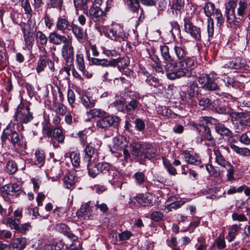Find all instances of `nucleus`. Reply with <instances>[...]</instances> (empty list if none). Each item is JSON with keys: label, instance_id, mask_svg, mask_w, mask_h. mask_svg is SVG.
I'll list each match as a JSON object with an SVG mask.
<instances>
[{"label": "nucleus", "instance_id": "b1692460", "mask_svg": "<svg viewBox=\"0 0 250 250\" xmlns=\"http://www.w3.org/2000/svg\"><path fill=\"white\" fill-rule=\"evenodd\" d=\"M129 64V59L127 57H123L111 60V66L117 65L120 71L122 69H124Z\"/></svg>", "mask_w": 250, "mask_h": 250}, {"label": "nucleus", "instance_id": "cd10ccee", "mask_svg": "<svg viewBox=\"0 0 250 250\" xmlns=\"http://www.w3.org/2000/svg\"><path fill=\"white\" fill-rule=\"evenodd\" d=\"M183 155L185 161L188 164L199 165L201 163V159L198 156L196 155H192L188 151H184Z\"/></svg>", "mask_w": 250, "mask_h": 250}, {"label": "nucleus", "instance_id": "79ce46f5", "mask_svg": "<svg viewBox=\"0 0 250 250\" xmlns=\"http://www.w3.org/2000/svg\"><path fill=\"white\" fill-rule=\"evenodd\" d=\"M49 60L44 56H40L39 60L37 63L36 70L38 73L43 71L46 66V63L49 64Z\"/></svg>", "mask_w": 250, "mask_h": 250}, {"label": "nucleus", "instance_id": "f257e3e1", "mask_svg": "<svg viewBox=\"0 0 250 250\" xmlns=\"http://www.w3.org/2000/svg\"><path fill=\"white\" fill-rule=\"evenodd\" d=\"M160 49L163 59L165 61V69L167 78L171 80L179 79L186 76L188 69L194 64V59L188 58L183 61L176 62L170 55L168 47L161 45Z\"/></svg>", "mask_w": 250, "mask_h": 250}, {"label": "nucleus", "instance_id": "69168bd1", "mask_svg": "<svg viewBox=\"0 0 250 250\" xmlns=\"http://www.w3.org/2000/svg\"><path fill=\"white\" fill-rule=\"evenodd\" d=\"M226 168L227 174V176L228 180H231L234 179L233 174L234 173V167L229 162L228 164H226L225 166L223 167Z\"/></svg>", "mask_w": 250, "mask_h": 250}, {"label": "nucleus", "instance_id": "9b49d317", "mask_svg": "<svg viewBox=\"0 0 250 250\" xmlns=\"http://www.w3.org/2000/svg\"><path fill=\"white\" fill-rule=\"evenodd\" d=\"M71 39L69 36L58 33L56 31H53L49 33L48 40L50 43L54 45H61L64 44Z\"/></svg>", "mask_w": 250, "mask_h": 250}, {"label": "nucleus", "instance_id": "423d86ee", "mask_svg": "<svg viewBox=\"0 0 250 250\" xmlns=\"http://www.w3.org/2000/svg\"><path fill=\"white\" fill-rule=\"evenodd\" d=\"M215 10V5L213 3L207 2L204 6V13L206 16L208 17L207 33L208 41L210 40L214 35V21L211 18V16L214 13Z\"/></svg>", "mask_w": 250, "mask_h": 250}, {"label": "nucleus", "instance_id": "09e8293b", "mask_svg": "<svg viewBox=\"0 0 250 250\" xmlns=\"http://www.w3.org/2000/svg\"><path fill=\"white\" fill-rule=\"evenodd\" d=\"M126 3L131 11L138 12L140 8L139 0H126Z\"/></svg>", "mask_w": 250, "mask_h": 250}, {"label": "nucleus", "instance_id": "774afa93", "mask_svg": "<svg viewBox=\"0 0 250 250\" xmlns=\"http://www.w3.org/2000/svg\"><path fill=\"white\" fill-rule=\"evenodd\" d=\"M101 144L102 143L99 140L96 138H94L90 142L87 143L86 145L89 146V147L91 146L92 148H94V150L97 151V150L100 148Z\"/></svg>", "mask_w": 250, "mask_h": 250}, {"label": "nucleus", "instance_id": "a878e982", "mask_svg": "<svg viewBox=\"0 0 250 250\" xmlns=\"http://www.w3.org/2000/svg\"><path fill=\"white\" fill-rule=\"evenodd\" d=\"M248 8L247 2L244 0H240L238 2V7L237 8V16L238 20L240 22L246 14Z\"/></svg>", "mask_w": 250, "mask_h": 250}, {"label": "nucleus", "instance_id": "1a4fd4ad", "mask_svg": "<svg viewBox=\"0 0 250 250\" xmlns=\"http://www.w3.org/2000/svg\"><path fill=\"white\" fill-rule=\"evenodd\" d=\"M198 82L201 86L206 90L213 91L218 88L212 75L202 74L198 78Z\"/></svg>", "mask_w": 250, "mask_h": 250}, {"label": "nucleus", "instance_id": "39448f33", "mask_svg": "<svg viewBox=\"0 0 250 250\" xmlns=\"http://www.w3.org/2000/svg\"><path fill=\"white\" fill-rule=\"evenodd\" d=\"M61 53L65 60V65L67 67L73 65L74 59V48L72 44L71 38L62 45Z\"/></svg>", "mask_w": 250, "mask_h": 250}, {"label": "nucleus", "instance_id": "7c9ffc66", "mask_svg": "<svg viewBox=\"0 0 250 250\" xmlns=\"http://www.w3.org/2000/svg\"><path fill=\"white\" fill-rule=\"evenodd\" d=\"M77 181V178L74 173H69L64 178V186L67 189H70Z\"/></svg>", "mask_w": 250, "mask_h": 250}, {"label": "nucleus", "instance_id": "5701e85b", "mask_svg": "<svg viewBox=\"0 0 250 250\" xmlns=\"http://www.w3.org/2000/svg\"><path fill=\"white\" fill-rule=\"evenodd\" d=\"M211 106L212 109L219 114H230L231 112L230 109L223 106L218 99L214 100L212 103Z\"/></svg>", "mask_w": 250, "mask_h": 250}, {"label": "nucleus", "instance_id": "3c124183", "mask_svg": "<svg viewBox=\"0 0 250 250\" xmlns=\"http://www.w3.org/2000/svg\"><path fill=\"white\" fill-rule=\"evenodd\" d=\"M242 60L239 62L238 60L231 61L228 62L224 65L225 68H229L231 69H238L244 66L245 64L243 62H241Z\"/></svg>", "mask_w": 250, "mask_h": 250}, {"label": "nucleus", "instance_id": "2f4dec72", "mask_svg": "<svg viewBox=\"0 0 250 250\" xmlns=\"http://www.w3.org/2000/svg\"><path fill=\"white\" fill-rule=\"evenodd\" d=\"M213 153L215 156V162L219 166L223 167L225 166L226 164H228L229 162L227 161L223 157L221 154L219 149L217 147H215L213 148Z\"/></svg>", "mask_w": 250, "mask_h": 250}, {"label": "nucleus", "instance_id": "4468645a", "mask_svg": "<svg viewBox=\"0 0 250 250\" xmlns=\"http://www.w3.org/2000/svg\"><path fill=\"white\" fill-rule=\"evenodd\" d=\"M132 235L130 231L126 230L120 233L113 232L109 234V237L112 239L114 244H116L118 241L124 242L129 240Z\"/></svg>", "mask_w": 250, "mask_h": 250}, {"label": "nucleus", "instance_id": "c85d7f7f", "mask_svg": "<svg viewBox=\"0 0 250 250\" xmlns=\"http://www.w3.org/2000/svg\"><path fill=\"white\" fill-rule=\"evenodd\" d=\"M85 146V147L84 149L85 160L87 161L88 162H91L92 159L95 161L98 160V159L96 157V151L94 150V148H92L91 146Z\"/></svg>", "mask_w": 250, "mask_h": 250}, {"label": "nucleus", "instance_id": "4be33fe9", "mask_svg": "<svg viewBox=\"0 0 250 250\" xmlns=\"http://www.w3.org/2000/svg\"><path fill=\"white\" fill-rule=\"evenodd\" d=\"M91 202H88L81 206L80 208L76 212L78 217H83L84 219L89 218L92 212Z\"/></svg>", "mask_w": 250, "mask_h": 250}, {"label": "nucleus", "instance_id": "4d7b16f0", "mask_svg": "<svg viewBox=\"0 0 250 250\" xmlns=\"http://www.w3.org/2000/svg\"><path fill=\"white\" fill-rule=\"evenodd\" d=\"M36 162L42 166L45 162V155L44 152L42 150H36L35 153Z\"/></svg>", "mask_w": 250, "mask_h": 250}, {"label": "nucleus", "instance_id": "393cba45", "mask_svg": "<svg viewBox=\"0 0 250 250\" xmlns=\"http://www.w3.org/2000/svg\"><path fill=\"white\" fill-rule=\"evenodd\" d=\"M23 37L26 48L28 50H31L34 44L33 33L24 29L23 30Z\"/></svg>", "mask_w": 250, "mask_h": 250}, {"label": "nucleus", "instance_id": "c9c22d12", "mask_svg": "<svg viewBox=\"0 0 250 250\" xmlns=\"http://www.w3.org/2000/svg\"><path fill=\"white\" fill-rule=\"evenodd\" d=\"M200 131L202 132L201 134V138L202 141H211L214 140L211 134V131L209 128L205 125L200 126Z\"/></svg>", "mask_w": 250, "mask_h": 250}, {"label": "nucleus", "instance_id": "680f3d73", "mask_svg": "<svg viewBox=\"0 0 250 250\" xmlns=\"http://www.w3.org/2000/svg\"><path fill=\"white\" fill-rule=\"evenodd\" d=\"M113 147L116 150L121 149L123 146V138L122 136L115 137L113 139Z\"/></svg>", "mask_w": 250, "mask_h": 250}, {"label": "nucleus", "instance_id": "f03ea898", "mask_svg": "<svg viewBox=\"0 0 250 250\" xmlns=\"http://www.w3.org/2000/svg\"><path fill=\"white\" fill-rule=\"evenodd\" d=\"M1 139L5 143L9 142L17 150L25 148L26 146V140L23 135L18 133L14 129V125L10 124L3 130Z\"/></svg>", "mask_w": 250, "mask_h": 250}, {"label": "nucleus", "instance_id": "bf43d9fd", "mask_svg": "<svg viewBox=\"0 0 250 250\" xmlns=\"http://www.w3.org/2000/svg\"><path fill=\"white\" fill-rule=\"evenodd\" d=\"M139 204L143 206L152 205L153 200L148 196L140 195L139 198Z\"/></svg>", "mask_w": 250, "mask_h": 250}, {"label": "nucleus", "instance_id": "7ed1b4c3", "mask_svg": "<svg viewBox=\"0 0 250 250\" xmlns=\"http://www.w3.org/2000/svg\"><path fill=\"white\" fill-rule=\"evenodd\" d=\"M104 33L109 39L120 42L126 41L129 36L127 33L124 31L123 27L118 24L106 27Z\"/></svg>", "mask_w": 250, "mask_h": 250}, {"label": "nucleus", "instance_id": "37998d69", "mask_svg": "<svg viewBox=\"0 0 250 250\" xmlns=\"http://www.w3.org/2000/svg\"><path fill=\"white\" fill-rule=\"evenodd\" d=\"M239 228L237 225H233L230 227L228 234L227 236V239L228 241L231 242L235 239Z\"/></svg>", "mask_w": 250, "mask_h": 250}, {"label": "nucleus", "instance_id": "2eb2a0df", "mask_svg": "<svg viewBox=\"0 0 250 250\" xmlns=\"http://www.w3.org/2000/svg\"><path fill=\"white\" fill-rule=\"evenodd\" d=\"M71 30L79 43H83L85 42L87 34L86 31H84L82 27L77 24H72L71 26Z\"/></svg>", "mask_w": 250, "mask_h": 250}, {"label": "nucleus", "instance_id": "de8ad7c7", "mask_svg": "<svg viewBox=\"0 0 250 250\" xmlns=\"http://www.w3.org/2000/svg\"><path fill=\"white\" fill-rule=\"evenodd\" d=\"M69 157L73 167L75 168H78L80 165V154L73 151L70 154Z\"/></svg>", "mask_w": 250, "mask_h": 250}, {"label": "nucleus", "instance_id": "e2e57ef3", "mask_svg": "<svg viewBox=\"0 0 250 250\" xmlns=\"http://www.w3.org/2000/svg\"><path fill=\"white\" fill-rule=\"evenodd\" d=\"M62 3V0H49L47 4L48 8H56L61 10Z\"/></svg>", "mask_w": 250, "mask_h": 250}, {"label": "nucleus", "instance_id": "864d4df0", "mask_svg": "<svg viewBox=\"0 0 250 250\" xmlns=\"http://www.w3.org/2000/svg\"><path fill=\"white\" fill-rule=\"evenodd\" d=\"M198 104L202 108V109H205L211 106V101L206 97H203L198 98Z\"/></svg>", "mask_w": 250, "mask_h": 250}, {"label": "nucleus", "instance_id": "c756f323", "mask_svg": "<svg viewBox=\"0 0 250 250\" xmlns=\"http://www.w3.org/2000/svg\"><path fill=\"white\" fill-rule=\"evenodd\" d=\"M174 51L176 57L180 61H183L188 58L186 57L187 52L186 51V48L184 46L175 45L174 46Z\"/></svg>", "mask_w": 250, "mask_h": 250}, {"label": "nucleus", "instance_id": "20e7f679", "mask_svg": "<svg viewBox=\"0 0 250 250\" xmlns=\"http://www.w3.org/2000/svg\"><path fill=\"white\" fill-rule=\"evenodd\" d=\"M16 120L20 123L27 124L33 119V113L30 111L28 106H25L21 103L17 108L15 115Z\"/></svg>", "mask_w": 250, "mask_h": 250}, {"label": "nucleus", "instance_id": "5fc2aeb1", "mask_svg": "<svg viewBox=\"0 0 250 250\" xmlns=\"http://www.w3.org/2000/svg\"><path fill=\"white\" fill-rule=\"evenodd\" d=\"M163 164L168 173L172 175H175L177 174L176 169L173 167L172 164L166 158L163 160Z\"/></svg>", "mask_w": 250, "mask_h": 250}, {"label": "nucleus", "instance_id": "f704fd0d", "mask_svg": "<svg viewBox=\"0 0 250 250\" xmlns=\"http://www.w3.org/2000/svg\"><path fill=\"white\" fill-rule=\"evenodd\" d=\"M88 60L91 64L101 65L104 67L111 66V61L105 59H99L96 58H88Z\"/></svg>", "mask_w": 250, "mask_h": 250}, {"label": "nucleus", "instance_id": "e433bc0d", "mask_svg": "<svg viewBox=\"0 0 250 250\" xmlns=\"http://www.w3.org/2000/svg\"><path fill=\"white\" fill-rule=\"evenodd\" d=\"M81 102L86 109L93 107L95 104V101L91 97L87 95L82 96Z\"/></svg>", "mask_w": 250, "mask_h": 250}, {"label": "nucleus", "instance_id": "ea45409f", "mask_svg": "<svg viewBox=\"0 0 250 250\" xmlns=\"http://www.w3.org/2000/svg\"><path fill=\"white\" fill-rule=\"evenodd\" d=\"M48 38L42 31H38L36 32V39L38 46H46L48 43Z\"/></svg>", "mask_w": 250, "mask_h": 250}, {"label": "nucleus", "instance_id": "8fccbe9b", "mask_svg": "<svg viewBox=\"0 0 250 250\" xmlns=\"http://www.w3.org/2000/svg\"><path fill=\"white\" fill-rule=\"evenodd\" d=\"M92 0H74V4L77 9L85 10L88 7V4Z\"/></svg>", "mask_w": 250, "mask_h": 250}, {"label": "nucleus", "instance_id": "58836bf2", "mask_svg": "<svg viewBox=\"0 0 250 250\" xmlns=\"http://www.w3.org/2000/svg\"><path fill=\"white\" fill-rule=\"evenodd\" d=\"M143 74L146 78V82L150 85L155 87H158L160 83L158 79L149 74L146 71H143Z\"/></svg>", "mask_w": 250, "mask_h": 250}, {"label": "nucleus", "instance_id": "6e6552de", "mask_svg": "<svg viewBox=\"0 0 250 250\" xmlns=\"http://www.w3.org/2000/svg\"><path fill=\"white\" fill-rule=\"evenodd\" d=\"M120 122L118 117L110 115L104 116L96 122V125L98 128L106 129L110 127H116Z\"/></svg>", "mask_w": 250, "mask_h": 250}, {"label": "nucleus", "instance_id": "4c0bfd02", "mask_svg": "<svg viewBox=\"0 0 250 250\" xmlns=\"http://www.w3.org/2000/svg\"><path fill=\"white\" fill-rule=\"evenodd\" d=\"M1 190L5 191L7 194L13 195L20 191V187L17 184H9L2 187Z\"/></svg>", "mask_w": 250, "mask_h": 250}, {"label": "nucleus", "instance_id": "412c9836", "mask_svg": "<svg viewBox=\"0 0 250 250\" xmlns=\"http://www.w3.org/2000/svg\"><path fill=\"white\" fill-rule=\"evenodd\" d=\"M145 142H134L130 144L129 148L131 153L137 157L138 159L140 161V156L141 152L144 149V145Z\"/></svg>", "mask_w": 250, "mask_h": 250}, {"label": "nucleus", "instance_id": "72a5a7b5", "mask_svg": "<svg viewBox=\"0 0 250 250\" xmlns=\"http://www.w3.org/2000/svg\"><path fill=\"white\" fill-rule=\"evenodd\" d=\"M184 5L185 0H173L171 5L172 12L174 13L175 10L176 16L180 15L181 10L184 8Z\"/></svg>", "mask_w": 250, "mask_h": 250}, {"label": "nucleus", "instance_id": "13d9d810", "mask_svg": "<svg viewBox=\"0 0 250 250\" xmlns=\"http://www.w3.org/2000/svg\"><path fill=\"white\" fill-rule=\"evenodd\" d=\"M62 245L61 242H53L46 245L44 247V250H61Z\"/></svg>", "mask_w": 250, "mask_h": 250}, {"label": "nucleus", "instance_id": "052dcab7", "mask_svg": "<svg viewBox=\"0 0 250 250\" xmlns=\"http://www.w3.org/2000/svg\"><path fill=\"white\" fill-rule=\"evenodd\" d=\"M213 16L216 20L217 25L221 26L224 22V18L221 13V11L219 9H216L213 13Z\"/></svg>", "mask_w": 250, "mask_h": 250}, {"label": "nucleus", "instance_id": "bb28decb", "mask_svg": "<svg viewBox=\"0 0 250 250\" xmlns=\"http://www.w3.org/2000/svg\"><path fill=\"white\" fill-rule=\"evenodd\" d=\"M98 160H93L89 162L87 165L88 173L90 176L92 178L96 177L99 173V168L97 167V162Z\"/></svg>", "mask_w": 250, "mask_h": 250}, {"label": "nucleus", "instance_id": "c03bdc74", "mask_svg": "<svg viewBox=\"0 0 250 250\" xmlns=\"http://www.w3.org/2000/svg\"><path fill=\"white\" fill-rule=\"evenodd\" d=\"M191 83L188 89V96L189 99L194 97L197 93L198 86L195 82H190Z\"/></svg>", "mask_w": 250, "mask_h": 250}, {"label": "nucleus", "instance_id": "6e6d98bb", "mask_svg": "<svg viewBox=\"0 0 250 250\" xmlns=\"http://www.w3.org/2000/svg\"><path fill=\"white\" fill-rule=\"evenodd\" d=\"M170 24L172 27L170 30V32L174 39H175L176 36L181 35V31L180 26L176 21H173L170 23Z\"/></svg>", "mask_w": 250, "mask_h": 250}, {"label": "nucleus", "instance_id": "f3484780", "mask_svg": "<svg viewBox=\"0 0 250 250\" xmlns=\"http://www.w3.org/2000/svg\"><path fill=\"white\" fill-rule=\"evenodd\" d=\"M27 245L25 237H19L13 239L9 244V250H23Z\"/></svg>", "mask_w": 250, "mask_h": 250}, {"label": "nucleus", "instance_id": "9d476101", "mask_svg": "<svg viewBox=\"0 0 250 250\" xmlns=\"http://www.w3.org/2000/svg\"><path fill=\"white\" fill-rule=\"evenodd\" d=\"M156 153L157 150L154 147L148 143H145L140 156V163L143 164L146 160H150L155 157Z\"/></svg>", "mask_w": 250, "mask_h": 250}, {"label": "nucleus", "instance_id": "603ef678", "mask_svg": "<svg viewBox=\"0 0 250 250\" xmlns=\"http://www.w3.org/2000/svg\"><path fill=\"white\" fill-rule=\"evenodd\" d=\"M87 114L92 118L102 117L105 115L106 112L100 109L94 108L87 112Z\"/></svg>", "mask_w": 250, "mask_h": 250}, {"label": "nucleus", "instance_id": "473e14b6", "mask_svg": "<svg viewBox=\"0 0 250 250\" xmlns=\"http://www.w3.org/2000/svg\"><path fill=\"white\" fill-rule=\"evenodd\" d=\"M230 147L238 155L250 157V149L247 147H240L234 144H230Z\"/></svg>", "mask_w": 250, "mask_h": 250}, {"label": "nucleus", "instance_id": "dca6fc26", "mask_svg": "<svg viewBox=\"0 0 250 250\" xmlns=\"http://www.w3.org/2000/svg\"><path fill=\"white\" fill-rule=\"evenodd\" d=\"M133 97L135 99H132L125 106V110L127 113L133 112L136 110H139L141 106V104L137 100L140 99V96L139 93H134Z\"/></svg>", "mask_w": 250, "mask_h": 250}, {"label": "nucleus", "instance_id": "6ab92c4d", "mask_svg": "<svg viewBox=\"0 0 250 250\" xmlns=\"http://www.w3.org/2000/svg\"><path fill=\"white\" fill-rule=\"evenodd\" d=\"M56 229L73 241H75L78 239V237L71 232L70 228L65 224L61 223L57 225Z\"/></svg>", "mask_w": 250, "mask_h": 250}, {"label": "nucleus", "instance_id": "338daca9", "mask_svg": "<svg viewBox=\"0 0 250 250\" xmlns=\"http://www.w3.org/2000/svg\"><path fill=\"white\" fill-rule=\"evenodd\" d=\"M230 115L235 120H240L247 118L248 116L245 112H230Z\"/></svg>", "mask_w": 250, "mask_h": 250}, {"label": "nucleus", "instance_id": "ddd939ff", "mask_svg": "<svg viewBox=\"0 0 250 250\" xmlns=\"http://www.w3.org/2000/svg\"><path fill=\"white\" fill-rule=\"evenodd\" d=\"M205 118H206L207 122L214 123L215 125V130L218 134L228 137H231L232 136V133L229 129L225 126L223 124L215 123V122H217V121L215 119L208 117H206Z\"/></svg>", "mask_w": 250, "mask_h": 250}, {"label": "nucleus", "instance_id": "a211bd4d", "mask_svg": "<svg viewBox=\"0 0 250 250\" xmlns=\"http://www.w3.org/2000/svg\"><path fill=\"white\" fill-rule=\"evenodd\" d=\"M71 25L67 19L62 17H60L57 19L56 28L62 33H68L71 30Z\"/></svg>", "mask_w": 250, "mask_h": 250}, {"label": "nucleus", "instance_id": "49530a36", "mask_svg": "<svg viewBox=\"0 0 250 250\" xmlns=\"http://www.w3.org/2000/svg\"><path fill=\"white\" fill-rule=\"evenodd\" d=\"M18 166L14 160H9L6 163V170L10 174L15 173L18 170Z\"/></svg>", "mask_w": 250, "mask_h": 250}, {"label": "nucleus", "instance_id": "a19ab883", "mask_svg": "<svg viewBox=\"0 0 250 250\" xmlns=\"http://www.w3.org/2000/svg\"><path fill=\"white\" fill-rule=\"evenodd\" d=\"M52 136L54 139L57 140L59 143L62 144L64 142L65 135L63 134L62 129L59 127L53 129Z\"/></svg>", "mask_w": 250, "mask_h": 250}, {"label": "nucleus", "instance_id": "0eeeda50", "mask_svg": "<svg viewBox=\"0 0 250 250\" xmlns=\"http://www.w3.org/2000/svg\"><path fill=\"white\" fill-rule=\"evenodd\" d=\"M184 30L185 32L189 34L195 41L197 42L201 41L202 34L201 28L193 24V23L187 18L184 19Z\"/></svg>", "mask_w": 250, "mask_h": 250}, {"label": "nucleus", "instance_id": "aec40b11", "mask_svg": "<svg viewBox=\"0 0 250 250\" xmlns=\"http://www.w3.org/2000/svg\"><path fill=\"white\" fill-rule=\"evenodd\" d=\"M235 8L225 6V13L227 22L236 25L239 23L240 21L238 20V16L235 15Z\"/></svg>", "mask_w": 250, "mask_h": 250}, {"label": "nucleus", "instance_id": "0e129e2a", "mask_svg": "<svg viewBox=\"0 0 250 250\" xmlns=\"http://www.w3.org/2000/svg\"><path fill=\"white\" fill-rule=\"evenodd\" d=\"M111 105L116 108L119 111L125 112L124 110H125V108H124V100L122 99L115 100L111 104Z\"/></svg>", "mask_w": 250, "mask_h": 250}, {"label": "nucleus", "instance_id": "a18cd8bd", "mask_svg": "<svg viewBox=\"0 0 250 250\" xmlns=\"http://www.w3.org/2000/svg\"><path fill=\"white\" fill-rule=\"evenodd\" d=\"M76 61L78 68L80 71H83L85 69V63L83 54L78 52L76 56Z\"/></svg>", "mask_w": 250, "mask_h": 250}, {"label": "nucleus", "instance_id": "f8f14e48", "mask_svg": "<svg viewBox=\"0 0 250 250\" xmlns=\"http://www.w3.org/2000/svg\"><path fill=\"white\" fill-rule=\"evenodd\" d=\"M87 15L90 19L95 22L101 21L104 20V15L103 11L98 7L91 6L87 12Z\"/></svg>", "mask_w": 250, "mask_h": 250}]
</instances>
